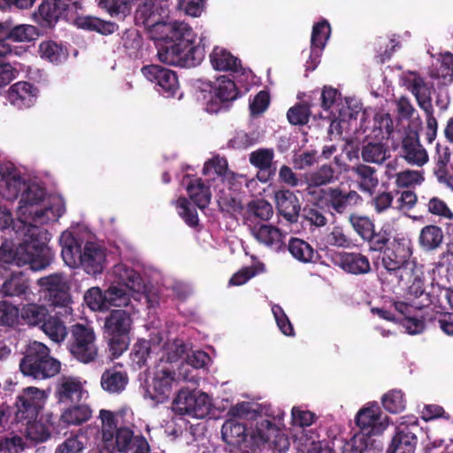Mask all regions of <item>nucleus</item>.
Returning a JSON list of instances; mask_svg holds the SVG:
<instances>
[{
  "label": "nucleus",
  "instance_id": "obj_17",
  "mask_svg": "<svg viewBox=\"0 0 453 453\" xmlns=\"http://www.w3.org/2000/svg\"><path fill=\"white\" fill-rule=\"evenodd\" d=\"M207 87L210 92H213V97L207 104L206 110L209 112H218L220 110L219 103L225 104L234 101L239 96V90L235 82L226 75L219 76L214 85L209 81Z\"/></svg>",
  "mask_w": 453,
  "mask_h": 453
},
{
  "label": "nucleus",
  "instance_id": "obj_48",
  "mask_svg": "<svg viewBox=\"0 0 453 453\" xmlns=\"http://www.w3.org/2000/svg\"><path fill=\"white\" fill-rule=\"evenodd\" d=\"M39 54L43 59L58 64L65 60L68 52L62 45L54 41H43L39 45Z\"/></svg>",
  "mask_w": 453,
  "mask_h": 453
},
{
  "label": "nucleus",
  "instance_id": "obj_29",
  "mask_svg": "<svg viewBox=\"0 0 453 453\" xmlns=\"http://www.w3.org/2000/svg\"><path fill=\"white\" fill-rule=\"evenodd\" d=\"M249 228L256 240L265 246L280 249L284 243V234L274 226L259 224Z\"/></svg>",
  "mask_w": 453,
  "mask_h": 453
},
{
  "label": "nucleus",
  "instance_id": "obj_61",
  "mask_svg": "<svg viewBox=\"0 0 453 453\" xmlns=\"http://www.w3.org/2000/svg\"><path fill=\"white\" fill-rule=\"evenodd\" d=\"M381 402L385 410L391 413H398L405 407L403 394L401 390L388 391L383 395Z\"/></svg>",
  "mask_w": 453,
  "mask_h": 453
},
{
  "label": "nucleus",
  "instance_id": "obj_21",
  "mask_svg": "<svg viewBox=\"0 0 453 453\" xmlns=\"http://www.w3.org/2000/svg\"><path fill=\"white\" fill-rule=\"evenodd\" d=\"M106 262V250L94 242H87L83 246L81 264L83 270L90 275L103 273Z\"/></svg>",
  "mask_w": 453,
  "mask_h": 453
},
{
  "label": "nucleus",
  "instance_id": "obj_19",
  "mask_svg": "<svg viewBox=\"0 0 453 453\" xmlns=\"http://www.w3.org/2000/svg\"><path fill=\"white\" fill-rule=\"evenodd\" d=\"M27 182L13 165H0V195L12 201L21 195Z\"/></svg>",
  "mask_w": 453,
  "mask_h": 453
},
{
  "label": "nucleus",
  "instance_id": "obj_51",
  "mask_svg": "<svg viewBox=\"0 0 453 453\" xmlns=\"http://www.w3.org/2000/svg\"><path fill=\"white\" fill-rule=\"evenodd\" d=\"M41 328L55 342H63L67 335L64 322L58 317L48 315Z\"/></svg>",
  "mask_w": 453,
  "mask_h": 453
},
{
  "label": "nucleus",
  "instance_id": "obj_24",
  "mask_svg": "<svg viewBox=\"0 0 453 453\" xmlns=\"http://www.w3.org/2000/svg\"><path fill=\"white\" fill-rule=\"evenodd\" d=\"M274 198L279 213L289 223H296L301 210L297 196L288 189H280Z\"/></svg>",
  "mask_w": 453,
  "mask_h": 453
},
{
  "label": "nucleus",
  "instance_id": "obj_41",
  "mask_svg": "<svg viewBox=\"0 0 453 453\" xmlns=\"http://www.w3.org/2000/svg\"><path fill=\"white\" fill-rule=\"evenodd\" d=\"M73 406L65 409L60 420L68 426H79L87 422L92 415L91 409L86 404L73 403Z\"/></svg>",
  "mask_w": 453,
  "mask_h": 453
},
{
  "label": "nucleus",
  "instance_id": "obj_56",
  "mask_svg": "<svg viewBox=\"0 0 453 453\" xmlns=\"http://www.w3.org/2000/svg\"><path fill=\"white\" fill-rule=\"evenodd\" d=\"M102 438L104 444H112L115 431L119 430L118 422L114 413L111 411L101 410Z\"/></svg>",
  "mask_w": 453,
  "mask_h": 453
},
{
  "label": "nucleus",
  "instance_id": "obj_22",
  "mask_svg": "<svg viewBox=\"0 0 453 453\" xmlns=\"http://www.w3.org/2000/svg\"><path fill=\"white\" fill-rule=\"evenodd\" d=\"M401 152L402 157L411 165L422 166L428 161V154L419 142L418 134L413 130L403 136Z\"/></svg>",
  "mask_w": 453,
  "mask_h": 453
},
{
  "label": "nucleus",
  "instance_id": "obj_11",
  "mask_svg": "<svg viewBox=\"0 0 453 453\" xmlns=\"http://www.w3.org/2000/svg\"><path fill=\"white\" fill-rule=\"evenodd\" d=\"M50 304L53 307L64 309L65 314H70L72 298L70 286L62 273H53L42 277L37 280Z\"/></svg>",
  "mask_w": 453,
  "mask_h": 453
},
{
  "label": "nucleus",
  "instance_id": "obj_35",
  "mask_svg": "<svg viewBox=\"0 0 453 453\" xmlns=\"http://www.w3.org/2000/svg\"><path fill=\"white\" fill-rule=\"evenodd\" d=\"M351 172L357 178L358 188L361 191L372 194L379 184L375 168L359 164L353 166Z\"/></svg>",
  "mask_w": 453,
  "mask_h": 453
},
{
  "label": "nucleus",
  "instance_id": "obj_20",
  "mask_svg": "<svg viewBox=\"0 0 453 453\" xmlns=\"http://www.w3.org/2000/svg\"><path fill=\"white\" fill-rule=\"evenodd\" d=\"M176 382L175 371L166 365L158 366L155 372L150 385L152 393L147 390L152 400L157 403H165L173 391V386Z\"/></svg>",
  "mask_w": 453,
  "mask_h": 453
},
{
  "label": "nucleus",
  "instance_id": "obj_37",
  "mask_svg": "<svg viewBox=\"0 0 453 453\" xmlns=\"http://www.w3.org/2000/svg\"><path fill=\"white\" fill-rule=\"evenodd\" d=\"M331 34V27L327 20L315 23L311 37V58H319L324 50Z\"/></svg>",
  "mask_w": 453,
  "mask_h": 453
},
{
  "label": "nucleus",
  "instance_id": "obj_18",
  "mask_svg": "<svg viewBox=\"0 0 453 453\" xmlns=\"http://www.w3.org/2000/svg\"><path fill=\"white\" fill-rule=\"evenodd\" d=\"M40 90L37 86L28 81H18L7 90L6 99L18 110L33 107L38 99Z\"/></svg>",
  "mask_w": 453,
  "mask_h": 453
},
{
  "label": "nucleus",
  "instance_id": "obj_31",
  "mask_svg": "<svg viewBox=\"0 0 453 453\" xmlns=\"http://www.w3.org/2000/svg\"><path fill=\"white\" fill-rule=\"evenodd\" d=\"M273 214V206L264 199L251 201L248 203L244 215V224L249 227L261 224L259 221H268Z\"/></svg>",
  "mask_w": 453,
  "mask_h": 453
},
{
  "label": "nucleus",
  "instance_id": "obj_55",
  "mask_svg": "<svg viewBox=\"0 0 453 453\" xmlns=\"http://www.w3.org/2000/svg\"><path fill=\"white\" fill-rule=\"evenodd\" d=\"M348 219L354 231L362 240L365 241L373 233L375 226L369 217L350 213Z\"/></svg>",
  "mask_w": 453,
  "mask_h": 453
},
{
  "label": "nucleus",
  "instance_id": "obj_15",
  "mask_svg": "<svg viewBox=\"0 0 453 453\" xmlns=\"http://www.w3.org/2000/svg\"><path fill=\"white\" fill-rule=\"evenodd\" d=\"M140 280L139 275L134 270H125V278L123 282L118 285H111L106 289V297L109 308L111 306L119 309H134L131 304L130 290L135 286L136 281Z\"/></svg>",
  "mask_w": 453,
  "mask_h": 453
},
{
  "label": "nucleus",
  "instance_id": "obj_36",
  "mask_svg": "<svg viewBox=\"0 0 453 453\" xmlns=\"http://www.w3.org/2000/svg\"><path fill=\"white\" fill-rule=\"evenodd\" d=\"M210 60L213 68L219 71L237 72L242 68L241 60L220 47L213 49L210 54Z\"/></svg>",
  "mask_w": 453,
  "mask_h": 453
},
{
  "label": "nucleus",
  "instance_id": "obj_62",
  "mask_svg": "<svg viewBox=\"0 0 453 453\" xmlns=\"http://www.w3.org/2000/svg\"><path fill=\"white\" fill-rule=\"evenodd\" d=\"M369 245V250L382 253L390 245V233L387 229L381 228L379 232L373 233L365 240Z\"/></svg>",
  "mask_w": 453,
  "mask_h": 453
},
{
  "label": "nucleus",
  "instance_id": "obj_5",
  "mask_svg": "<svg viewBox=\"0 0 453 453\" xmlns=\"http://www.w3.org/2000/svg\"><path fill=\"white\" fill-rule=\"evenodd\" d=\"M60 362L50 356V349L40 342H29L19 362V370L25 376L44 380L57 375Z\"/></svg>",
  "mask_w": 453,
  "mask_h": 453
},
{
  "label": "nucleus",
  "instance_id": "obj_52",
  "mask_svg": "<svg viewBox=\"0 0 453 453\" xmlns=\"http://www.w3.org/2000/svg\"><path fill=\"white\" fill-rule=\"evenodd\" d=\"M371 437L355 435L343 453H380L381 448Z\"/></svg>",
  "mask_w": 453,
  "mask_h": 453
},
{
  "label": "nucleus",
  "instance_id": "obj_64",
  "mask_svg": "<svg viewBox=\"0 0 453 453\" xmlns=\"http://www.w3.org/2000/svg\"><path fill=\"white\" fill-rule=\"evenodd\" d=\"M265 271V265L258 264L249 267H244L235 273L229 280V285L231 286H241L246 283L249 280Z\"/></svg>",
  "mask_w": 453,
  "mask_h": 453
},
{
  "label": "nucleus",
  "instance_id": "obj_63",
  "mask_svg": "<svg viewBox=\"0 0 453 453\" xmlns=\"http://www.w3.org/2000/svg\"><path fill=\"white\" fill-rule=\"evenodd\" d=\"M38 36V29L32 25H14L10 33L12 42H31Z\"/></svg>",
  "mask_w": 453,
  "mask_h": 453
},
{
  "label": "nucleus",
  "instance_id": "obj_26",
  "mask_svg": "<svg viewBox=\"0 0 453 453\" xmlns=\"http://www.w3.org/2000/svg\"><path fill=\"white\" fill-rule=\"evenodd\" d=\"M274 152L272 149H259L250 153V162L259 169L258 178L262 181H267L275 175L276 168L273 167Z\"/></svg>",
  "mask_w": 453,
  "mask_h": 453
},
{
  "label": "nucleus",
  "instance_id": "obj_8",
  "mask_svg": "<svg viewBox=\"0 0 453 453\" xmlns=\"http://www.w3.org/2000/svg\"><path fill=\"white\" fill-rule=\"evenodd\" d=\"M71 335L67 341V349L79 362L89 364L98 356L96 345V334L90 326L77 323L71 327Z\"/></svg>",
  "mask_w": 453,
  "mask_h": 453
},
{
  "label": "nucleus",
  "instance_id": "obj_53",
  "mask_svg": "<svg viewBox=\"0 0 453 453\" xmlns=\"http://www.w3.org/2000/svg\"><path fill=\"white\" fill-rule=\"evenodd\" d=\"M151 352L150 342L147 340H138L133 346L130 353L132 365L142 369L147 365L148 358Z\"/></svg>",
  "mask_w": 453,
  "mask_h": 453
},
{
  "label": "nucleus",
  "instance_id": "obj_27",
  "mask_svg": "<svg viewBox=\"0 0 453 453\" xmlns=\"http://www.w3.org/2000/svg\"><path fill=\"white\" fill-rule=\"evenodd\" d=\"M418 443V437L407 426H398L388 453H414Z\"/></svg>",
  "mask_w": 453,
  "mask_h": 453
},
{
  "label": "nucleus",
  "instance_id": "obj_12",
  "mask_svg": "<svg viewBox=\"0 0 453 453\" xmlns=\"http://www.w3.org/2000/svg\"><path fill=\"white\" fill-rule=\"evenodd\" d=\"M46 395L43 390L35 387H28L22 390L17 397L15 405V418L19 422H27L36 419L39 412L43 408Z\"/></svg>",
  "mask_w": 453,
  "mask_h": 453
},
{
  "label": "nucleus",
  "instance_id": "obj_14",
  "mask_svg": "<svg viewBox=\"0 0 453 453\" xmlns=\"http://www.w3.org/2000/svg\"><path fill=\"white\" fill-rule=\"evenodd\" d=\"M68 7L65 0H42L33 13V19L42 28H53L66 17Z\"/></svg>",
  "mask_w": 453,
  "mask_h": 453
},
{
  "label": "nucleus",
  "instance_id": "obj_34",
  "mask_svg": "<svg viewBox=\"0 0 453 453\" xmlns=\"http://www.w3.org/2000/svg\"><path fill=\"white\" fill-rule=\"evenodd\" d=\"M437 291L441 292V289L439 287H432V291L426 292L424 288V282L418 277H415L412 284L409 287V294L418 300L415 303L418 308L439 303V295L435 293Z\"/></svg>",
  "mask_w": 453,
  "mask_h": 453
},
{
  "label": "nucleus",
  "instance_id": "obj_49",
  "mask_svg": "<svg viewBox=\"0 0 453 453\" xmlns=\"http://www.w3.org/2000/svg\"><path fill=\"white\" fill-rule=\"evenodd\" d=\"M443 234L441 227L429 225L424 226L419 234V244L426 250L437 249L442 242Z\"/></svg>",
  "mask_w": 453,
  "mask_h": 453
},
{
  "label": "nucleus",
  "instance_id": "obj_50",
  "mask_svg": "<svg viewBox=\"0 0 453 453\" xmlns=\"http://www.w3.org/2000/svg\"><path fill=\"white\" fill-rule=\"evenodd\" d=\"M261 415V410L258 404L242 402L232 406L227 411V418L240 419H257Z\"/></svg>",
  "mask_w": 453,
  "mask_h": 453
},
{
  "label": "nucleus",
  "instance_id": "obj_28",
  "mask_svg": "<svg viewBox=\"0 0 453 453\" xmlns=\"http://www.w3.org/2000/svg\"><path fill=\"white\" fill-rule=\"evenodd\" d=\"M188 180L186 190L190 200L199 209L207 208L211 197L210 187L201 178L190 179V176L187 174L184 177V180Z\"/></svg>",
  "mask_w": 453,
  "mask_h": 453
},
{
  "label": "nucleus",
  "instance_id": "obj_60",
  "mask_svg": "<svg viewBox=\"0 0 453 453\" xmlns=\"http://www.w3.org/2000/svg\"><path fill=\"white\" fill-rule=\"evenodd\" d=\"M26 435L30 441L35 442L46 441L50 437V431L45 424L36 419L26 422Z\"/></svg>",
  "mask_w": 453,
  "mask_h": 453
},
{
  "label": "nucleus",
  "instance_id": "obj_58",
  "mask_svg": "<svg viewBox=\"0 0 453 453\" xmlns=\"http://www.w3.org/2000/svg\"><path fill=\"white\" fill-rule=\"evenodd\" d=\"M176 206L180 210L179 214L185 223L190 227H196L199 225L197 211L191 204L189 200L184 196H180L176 201Z\"/></svg>",
  "mask_w": 453,
  "mask_h": 453
},
{
  "label": "nucleus",
  "instance_id": "obj_7",
  "mask_svg": "<svg viewBox=\"0 0 453 453\" xmlns=\"http://www.w3.org/2000/svg\"><path fill=\"white\" fill-rule=\"evenodd\" d=\"M318 201L322 203V206H325L333 217H335L353 213L352 211L362 204L363 198L356 190H347L341 186H335L320 188Z\"/></svg>",
  "mask_w": 453,
  "mask_h": 453
},
{
  "label": "nucleus",
  "instance_id": "obj_43",
  "mask_svg": "<svg viewBox=\"0 0 453 453\" xmlns=\"http://www.w3.org/2000/svg\"><path fill=\"white\" fill-rule=\"evenodd\" d=\"M0 265L3 267L10 265L24 266L28 265V261L19 253V245L15 248L12 242L4 240L0 246Z\"/></svg>",
  "mask_w": 453,
  "mask_h": 453
},
{
  "label": "nucleus",
  "instance_id": "obj_30",
  "mask_svg": "<svg viewBox=\"0 0 453 453\" xmlns=\"http://www.w3.org/2000/svg\"><path fill=\"white\" fill-rule=\"evenodd\" d=\"M339 265L351 274L369 273L372 270L369 258L359 252H344L340 256Z\"/></svg>",
  "mask_w": 453,
  "mask_h": 453
},
{
  "label": "nucleus",
  "instance_id": "obj_45",
  "mask_svg": "<svg viewBox=\"0 0 453 453\" xmlns=\"http://www.w3.org/2000/svg\"><path fill=\"white\" fill-rule=\"evenodd\" d=\"M288 250L294 258L299 262L307 264L313 262L315 250L307 242L296 237H291Z\"/></svg>",
  "mask_w": 453,
  "mask_h": 453
},
{
  "label": "nucleus",
  "instance_id": "obj_39",
  "mask_svg": "<svg viewBox=\"0 0 453 453\" xmlns=\"http://www.w3.org/2000/svg\"><path fill=\"white\" fill-rule=\"evenodd\" d=\"M433 80H439L443 85L453 82V54L447 51L440 56L436 65L429 72Z\"/></svg>",
  "mask_w": 453,
  "mask_h": 453
},
{
  "label": "nucleus",
  "instance_id": "obj_1",
  "mask_svg": "<svg viewBox=\"0 0 453 453\" xmlns=\"http://www.w3.org/2000/svg\"><path fill=\"white\" fill-rule=\"evenodd\" d=\"M221 434L227 445L242 453H257L265 446L274 453H284L289 448L288 438L266 418L258 420L256 428L250 434L244 424L227 418L221 427Z\"/></svg>",
  "mask_w": 453,
  "mask_h": 453
},
{
  "label": "nucleus",
  "instance_id": "obj_2",
  "mask_svg": "<svg viewBox=\"0 0 453 453\" xmlns=\"http://www.w3.org/2000/svg\"><path fill=\"white\" fill-rule=\"evenodd\" d=\"M406 89L414 96L418 106L423 111L426 118V139L432 143L437 135L438 121L434 116L432 94L434 85L418 71L407 70L402 75Z\"/></svg>",
  "mask_w": 453,
  "mask_h": 453
},
{
  "label": "nucleus",
  "instance_id": "obj_33",
  "mask_svg": "<svg viewBox=\"0 0 453 453\" xmlns=\"http://www.w3.org/2000/svg\"><path fill=\"white\" fill-rule=\"evenodd\" d=\"M129 378L125 371H119L117 365L106 369L101 376L102 388L110 394H119L127 387Z\"/></svg>",
  "mask_w": 453,
  "mask_h": 453
},
{
  "label": "nucleus",
  "instance_id": "obj_25",
  "mask_svg": "<svg viewBox=\"0 0 453 453\" xmlns=\"http://www.w3.org/2000/svg\"><path fill=\"white\" fill-rule=\"evenodd\" d=\"M59 243L65 264L71 268L79 267L83 250L82 241L75 238L72 232L65 231L60 235Z\"/></svg>",
  "mask_w": 453,
  "mask_h": 453
},
{
  "label": "nucleus",
  "instance_id": "obj_57",
  "mask_svg": "<svg viewBox=\"0 0 453 453\" xmlns=\"http://www.w3.org/2000/svg\"><path fill=\"white\" fill-rule=\"evenodd\" d=\"M106 290L103 292L100 288H90L84 295L87 305L95 311H103L109 309Z\"/></svg>",
  "mask_w": 453,
  "mask_h": 453
},
{
  "label": "nucleus",
  "instance_id": "obj_9",
  "mask_svg": "<svg viewBox=\"0 0 453 453\" xmlns=\"http://www.w3.org/2000/svg\"><path fill=\"white\" fill-rule=\"evenodd\" d=\"M45 196L46 191L43 188L36 183L27 182L20 195L19 210L22 214L28 213L31 215L35 223L45 224L50 220H54L56 215H54L51 207L45 206L42 209H34V206L39 205L44 200Z\"/></svg>",
  "mask_w": 453,
  "mask_h": 453
},
{
  "label": "nucleus",
  "instance_id": "obj_47",
  "mask_svg": "<svg viewBox=\"0 0 453 453\" xmlns=\"http://www.w3.org/2000/svg\"><path fill=\"white\" fill-rule=\"evenodd\" d=\"M136 440L134 431L127 426H119V430L115 431L112 444H105L107 447H111L114 450L119 453H128L132 450V447Z\"/></svg>",
  "mask_w": 453,
  "mask_h": 453
},
{
  "label": "nucleus",
  "instance_id": "obj_40",
  "mask_svg": "<svg viewBox=\"0 0 453 453\" xmlns=\"http://www.w3.org/2000/svg\"><path fill=\"white\" fill-rule=\"evenodd\" d=\"M29 280L23 273H12L2 285L1 291L4 296H23L29 289Z\"/></svg>",
  "mask_w": 453,
  "mask_h": 453
},
{
  "label": "nucleus",
  "instance_id": "obj_59",
  "mask_svg": "<svg viewBox=\"0 0 453 453\" xmlns=\"http://www.w3.org/2000/svg\"><path fill=\"white\" fill-rule=\"evenodd\" d=\"M311 114L310 104L307 103H298L288 109L287 118L292 125L303 126L309 122Z\"/></svg>",
  "mask_w": 453,
  "mask_h": 453
},
{
  "label": "nucleus",
  "instance_id": "obj_42",
  "mask_svg": "<svg viewBox=\"0 0 453 453\" xmlns=\"http://www.w3.org/2000/svg\"><path fill=\"white\" fill-rule=\"evenodd\" d=\"M97 6L111 18L124 19L131 13L134 0H96Z\"/></svg>",
  "mask_w": 453,
  "mask_h": 453
},
{
  "label": "nucleus",
  "instance_id": "obj_10",
  "mask_svg": "<svg viewBox=\"0 0 453 453\" xmlns=\"http://www.w3.org/2000/svg\"><path fill=\"white\" fill-rule=\"evenodd\" d=\"M210 396L196 390L180 389L173 402V410L179 415L205 418L211 411Z\"/></svg>",
  "mask_w": 453,
  "mask_h": 453
},
{
  "label": "nucleus",
  "instance_id": "obj_32",
  "mask_svg": "<svg viewBox=\"0 0 453 453\" xmlns=\"http://www.w3.org/2000/svg\"><path fill=\"white\" fill-rule=\"evenodd\" d=\"M74 24L78 28L89 32H96L103 35H111L119 28V26L115 22L104 20L91 15L78 16L74 19Z\"/></svg>",
  "mask_w": 453,
  "mask_h": 453
},
{
  "label": "nucleus",
  "instance_id": "obj_23",
  "mask_svg": "<svg viewBox=\"0 0 453 453\" xmlns=\"http://www.w3.org/2000/svg\"><path fill=\"white\" fill-rule=\"evenodd\" d=\"M87 391L78 378L63 376L56 386L55 395L60 403H79Z\"/></svg>",
  "mask_w": 453,
  "mask_h": 453
},
{
  "label": "nucleus",
  "instance_id": "obj_46",
  "mask_svg": "<svg viewBox=\"0 0 453 453\" xmlns=\"http://www.w3.org/2000/svg\"><path fill=\"white\" fill-rule=\"evenodd\" d=\"M315 203L305 205L302 211V218L303 219L310 224L311 226H314L317 227L325 226L328 219L325 214L324 209L325 206H322V203L318 201V196L315 198Z\"/></svg>",
  "mask_w": 453,
  "mask_h": 453
},
{
  "label": "nucleus",
  "instance_id": "obj_6",
  "mask_svg": "<svg viewBox=\"0 0 453 453\" xmlns=\"http://www.w3.org/2000/svg\"><path fill=\"white\" fill-rule=\"evenodd\" d=\"M411 242L407 238H394L390 245L382 252L381 264L383 268L390 274L403 280L411 277L416 266L411 260Z\"/></svg>",
  "mask_w": 453,
  "mask_h": 453
},
{
  "label": "nucleus",
  "instance_id": "obj_3",
  "mask_svg": "<svg viewBox=\"0 0 453 453\" xmlns=\"http://www.w3.org/2000/svg\"><path fill=\"white\" fill-rule=\"evenodd\" d=\"M134 311L132 308L113 309L104 319V337L112 358L120 357L129 347Z\"/></svg>",
  "mask_w": 453,
  "mask_h": 453
},
{
  "label": "nucleus",
  "instance_id": "obj_16",
  "mask_svg": "<svg viewBox=\"0 0 453 453\" xmlns=\"http://www.w3.org/2000/svg\"><path fill=\"white\" fill-rule=\"evenodd\" d=\"M356 424L360 429V436L365 437L380 434L388 426L381 418V410L377 403H368L359 410L356 415Z\"/></svg>",
  "mask_w": 453,
  "mask_h": 453
},
{
  "label": "nucleus",
  "instance_id": "obj_44",
  "mask_svg": "<svg viewBox=\"0 0 453 453\" xmlns=\"http://www.w3.org/2000/svg\"><path fill=\"white\" fill-rule=\"evenodd\" d=\"M361 156L365 162L382 164L388 157V146L382 142H367L363 145Z\"/></svg>",
  "mask_w": 453,
  "mask_h": 453
},
{
  "label": "nucleus",
  "instance_id": "obj_38",
  "mask_svg": "<svg viewBox=\"0 0 453 453\" xmlns=\"http://www.w3.org/2000/svg\"><path fill=\"white\" fill-rule=\"evenodd\" d=\"M336 171L330 164H324L306 175L308 189L333 184L337 180Z\"/></svg>",
  "mask_w": 453,
  "mask_h": 453
},
{
  "label": "nucleus",
  "instance_id": "obj_13",
  "mask_svg": "<svg viewBox=\"0 0 453 453\" xmlns=\"http://www.w3.org/2000/svg\"><path fill=\"white\" fill-rule=\"evenodd\" d=\"M141 72L157 90L165 97H173L179 89L178 76L175 72L159 65H144Z\"/></svg>",
  "mask_w": 453,
  "mask_h": 453
},
{
  "label": "nucleus",
  "instance_id": "obj_54",
  "mask_svg": "<svg viewBox=\"0 0 453 453\" xmlns=\"http://www.w3.org/2000/svg\"><path fill=\"white\" fill-rule=\"evenodd\" d=\"M48 315V310L36 303H27L21 310V318L32 326L42 325Z\"/></svg>",
  "mask_w": 453,
  "mask_h": 453
},
{
  "label": "nucleus",
  "instance_id": "obj_4",
  "mask_svg": "<svg viewBox=\"0 0 453 453\" xmlns=\"http://www.w3.org/2000/svg\"><path fill=\"white\" fill-rule=\"evenodd\" d=\"M24 234L19 243V253L28 261L32 271H41L47 268L52 261V254L48 247L50 239L49 232L35 224L27 225L24 221Z\"/></svg>",
  "mask_w": 453,
  "mask_h": 453
}]
</instances>
